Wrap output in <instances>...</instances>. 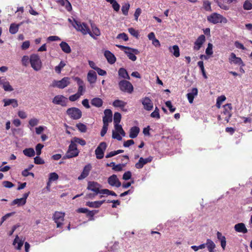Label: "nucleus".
I'll use <instances>...</instances> for the list:
<instances>
[{"label": "nucleus", "mask_w": 252, "mask_h": 252, "mask_svg": "<svg viewBox=\"0 0 252 252\" xmlns=\"http://www.w3.org/2000/svg\"><path fill=\"white\" fill-rule=\"evenodd\" d=\"M3 88L5 91L11 92L13 91V89L12 86L10 85L9 83L7 82L3 85Z\"/></svg>", "instance_id": "obj_51"}, {"label": "nucleus", "mask_w": 252, "mask_h": 252, "mask_svg": "<svg viewBox=\"0 0 252 252\" xmlns=\"http://www.w3.org/2000/svg\"><path fill=\"white\" fill-rule=\"evenodd\" d=\"M128 32L133 36L138 38L139 34L137 31H136L133 28H130L128 29Z\"/></svg>", "instance_id": "obj_59"}, {"label": "nucleus", "mask_w": 252, "mask_h": 252, "mask_svg": "<svg viewBox=\"0 0 252 252\" xmlns=\"http://www.w3.org/2000/svg\"><path fill=\"white\" fill-rule=\"evenodd\" d=\"M15 213L14 212H11V213H7L6 214V215H5L4 216H3L1 218V221L0 223V225H1L2 223L5 221L7 219H8L9 217L12 216V215H13Z\"/></svg>", "instance_id": "obj_58"}, {"label": "nucleus", "mask_w": 252, "mask_h": 252, "mask_svg": "<svg viewBox=\"0 0 252 252\" xmlns=\"http://www.w3.org/2000/svg\"><path fill=\"white\" fill-rule=\"evenodd\" d=\"M30 62L32 67L35 71L41 69L42 63L39 56L37 54H32L30 56Z\"/></svg>", "instance_id": "obj_3"}, {"label": "nucleus", "mask_w": 252, "mask_h": 252, "mask_svg": "<svg viewBox=\"0 0 252 252\" xmlns=\"http://www.w3.org/2000/svg\"><path fill=\"white\" fill-rule=\"evenodd\" d=\"M234 228L235 231L238 232L246 233L248 232L247 229L243 223H239L235 224Z\"/></svg>", "instance_id": "obj_26"}, {"label": "nucleus", "mask_w": 252, "mask_h": 252, "mask_svg": "<svg viewBox=\"0 0 252 252\" xmlns=\"http://www.w3.org/2000/svg\"><path fill=\"white\" fill-rule=\"evenodd\" d=\"M80 97V95L78 94L77 93L71 95L69 97V99L71 101H75L77 100L79 97Z\"/></svg>", "instance_id": "obj_63"}, {"label": "nucleus", "mask_w": 252, "mask_h": 252, "mask_svg": "<svg viewBox=\"0 0 252 252\" xmlns=\"http://www.w3.org/2000/svg\"><path fill=\"white\" fill-rule=\"evenodd\" d=\"M72 25L77 31L81 32L83 34L89 33L91 36H93L89 27L85 23H81L74 20V23H72Z\"/></svg>", "instance_id": "obj_2"}, {"label": "nucleus", "mask_w": 252, "mask_h": 252, "mask_svg": "<svg viewBox=\"0 0 252 252\" xmlns=\"http://www.w3.org/2000/svg\"><path fill=\"white\" fill-rule=\"evenodd\" d=\"M65 214L64 213L56 211L53 215V218L55 222L57 224V227L61 228L63 225Z\"/></svg>", "instance_id": "obj_7"}, {"label": "nucleus", "mask_w": 252, "mask_h": 252, "mask_svg": "<svg viewBox=\"0 0 252 252\" xmlns=\"http://www.w3.org/2000/svg\"><path fill=\"white\" fill-rule=\"evenodd\" d=\"M101 185L96 182L89 181L88 183L87 189L97 194L100 192Z\"/></svg>", "instance_id": "obj_16"}, {"label": "nucleus", "mask_w": 252, "mask_h": 252, "mask_svg": "<svg viewBox=\"0 0 252 252\" xmlns=\"http://www.w3.org/2000/svg\"><path fill=\"white\" fill-rule=\"evenodd\" d=\"M126 105V102L119 99L115 100L113 102V106L115 107L121 108L122 110Z\"/></svg>", "instance_id": "obj_33"}, {"label": "nucleus", "mask_w": 252, "mask_h": 252, "mask_svg": "<svg viewBox=\"0 0 252 252\" xmlns=\"http://www.w3.org/2000/svg\"><path fill=\"white\" fill-rule=\"evenodd\" d=\"M208 21L214 24L219 23H226L227 22V19L220 14L214 13L207 18Z\"/></svg>", "instance_id": "obj_5"}, {"label": "nucleus", "mask_w": 252, "mask_h": 252, "mask_svg": "<svg viewBox=\"0 0 252 252\" xmlns=\"http://www.w3.org/2000/svg\"><path fill=\"white\" fill-rule=\"evenodd\" d=\"M104 55L109 63L112 64L116 62V58L110 51L106 50L104 52Z\"/></svg>", "instance_id": "obj_23"}, {"label": "nucleus", "mask_w": 252, "mask_h": 252, "mask_svg": "<svg viewBox=\"0 0 252 252\" xmlns=\"http://www.w3.org/2000/svg\"><path fill=\"white\" fill-rule=\"evenodd\" d=\"M30 62V59L28 56H24L22 59V64L24 66H27Z\"/></svg>", "instance_id": "obj_54"}, {"label": "nucleus", "mask_w": 252, "mask_h": 252, "mask_svg": "<svg viewBox=\"0 0 252 252\" xmlns=\"http://www.w3.org/2000/svg\"><path fill=\"white\" fill-rule=\"evenodd\" d=\"M108 183L111 186L119 188L121 186V183L119 180L116 175L113 174L108 178Z\"/></svg>", "instance_id": "obj_18"}, {"label": "nucleus", "mask_w": 252, "mask_h": 252, "mask_svg": "<svg viewBox=\"0 0 252 252\" xmlns=\"http://www.w3.org/2000/svg\"><path fill=\"white\" fill-rule=\"evenodd\" d=\"M59 176L55 172L51 173L49 174V181H55L58 179Z\"/></svg>", "instance_id": "obj_49"}, {"label": "nucleus", "mask_w": 252, "mask_h": 252, "mask_svg": "<svg viewBox=\"0 0 252 252\" xmlns=\"http://www.w3.org/2000/svg\"><path fill=\"white\" fill-rule=\"evenodd\" d=\"M20 24H16L15 23H12L9 27V32L10 33L14 34L17 33L18 31Z\"/></svg>", "instance_id": "obj_36"}, {"label": "nucleus", "mask_w": 252, "mask_h": 252, "mask_svg": "<svg viewBox=\"0 0 252 252\" xmlns=\"http://www.w3.org/2000/svg\"><path fill=\"white\" fill-rule=\"evenodd\" d=\"M131 177V173L130 171H128L126 172L123 176V179L125 180H128L130 179Z\"/></svg>", "instance_id": "obj_61"}, {"label": "nucleus", "mask_w": 252, "mask_h": 252, "mask_svg": "<svg viewBox=\"0 0 252 252\" xmlns=\"http://www.w3.org/2000/svg\"><path fill=\"white\" fill-rule=\"evenodd\" d=\"M98 212V211L97 210H93V211H90L88 210V212L86 213V216L87 217H89L91 219L90 220H94V215Z\"/></svg>", "instance_id": "obj_47"}, {"label": "nucleus", "mask_w": 252, "mask_h": 252, "mask_svg": "<svg viewBox=\"0 0 252 252\" xmlns=\"http://www.w3.org/2000/svg\"><path fill=\"white\" fill-rule=\"evenodd\" d=\"M76 126L81 132H86L87 131V126L83 123H79L77 124Z\"/></svg>", "instance_id": "obj_40"}, {"label": "nucleus", "mask_w": 252, "mask_h": 252, "mask_svg": "<svg viewBox=\"0 0 252 252\" xmlns=\"http://www.w3.org/2000/svg\"><path fill=\"white\" fill-rule=\"evenodd\" d=\"M44 147V145L42 144L38 143L35 146V151L37 156H40L41 154V150Z\"/></svg>", "instance_id": "obj_46"}, {"label": "nucleus", "mask_w": 252, "mask_h": 252, "mask_svg": "<svg viewBox=\"0 0 252 252\" xmlns=\"http://www.w3.org/2000/svg\"><path fill=\"white\" fill-rule=\"evenodd\" d=\"M205 41V36L204 35H200L194 42L193 49L196 51L199 50L202 47L203 44Z\"/></svg>", "instance_id": "obj_20"}, {"label": "nucleus", "mask_w": 252, "mask_h": 252, "mask_svg": "<svg viewBox=\"0 0 252 252\" xmlns=\"http://www.w3.org/2000/svg\"><path fill=\"white\" fill-rule=\"evenodd\" d=\"M69 80V77H64L59 81L54 80L51 86L53 87L63 89L70 84Z\"/></svg>", "instance_id": "obj_8"}, {"label": "nucleus", "mask_w": 252, "mask_h": 252, "mask_svg": "<svg viewBox=\"0 0 252 252\" xmlns=\"http://www.w3.org/2000/svg\"><path fill=\"white\" fill-rule=\"evenodd\" d=\"M2 185L6 188H11L14 186V185L11 182L8 181H3Z\"/></svg>", "instance_id": "obj_53"}, {"label": "nucleus", "mask_w": 252, "mask_h": 252, "mask_svg": "<svg viewBox=\"0 0 252 252\" xmlns=\"http://www.w3.org/2000/svg\"><path fill=\"white\" fill-rule=\"evenodd\" d=\"M153 159V158L151 156L148 157L147 158H140L138 161L135 163V167L137 169H141L143 166L148 163L151 162Z\"/></svg>", "instance_id": "obj_17"}, {"label": "nucleus", "mask_w": 252, "mask_h": 252, "mask_svg": "<svg viewBox=\"0 0 252 252\" xmlns=\"http://www.w3.org/2000/svg\"><path fill=\"white\" fill-rule=\"evenodd\" d=\"M229 62L230 64H237L240 66H245V64L242 60L240 57H237L235 54L231 53L228 58Z\"/></svg>", "instance_id": "obj_12"}, {"label": "nucleus", "mask_w": 252, "mask_h": 252, "mask_svg": "<svg viewBox=\"0 0 252 252\" xmlns=\"http://www.w3.org/2000/svg\"><path fill=\"white\" fill-rule=\"evenodd\" d=\"M112 6L113 8L115 11L116 12H118L120 10V4L115 0L113 3L112 4Z\"/></svg>", "instance_id": "obj_64"}, {"label": "nucleus", "mask_w": 252, "mask_h": 252, "mask_svg": "<svg viewBox=\"0 0 252 252\" xmlns=\"http://www.w3.org/2000/svg\"><path fill=\"white\" fill-rule=\"evenodd\" d=\"M3 101L4 103V106L12 105L14 108H16L18 105L17 100L15 99H4Z\"/></svg>", "instance_id": "obj_29"}, {"label": "nucleus", "mask_w": 252, "mask_h": 252, "mask_svg": "<svg viewBox=\"0 0 252 252\" xmlns=\"http://www.w3.org/2000/svg\"><path fill=\"white\" fill-rule=\"evenodd\" d=\"M91 104L96 107H100L103 105L102 99L99 97H94L91 100Z\"/></svg>", "instance_id": "obj_31"}, {"label": "nucleus", "mask_w": 252, "mask_h": 252, "mask_svg": "<svg viewBox=\"0 0 252 252\" xmlns=\"http://www.w3.org/2000/svg\"><path fill=\"white\" fill-rule=\"evenodd\" d=\"M140 131V129L137 126H133L130 129L129 137L131 138H136Z\"/></svg>", "instance_id": "obj_30"}, {"label": "nucleus", "mask_w": 252, "mask_h": 252, "mask_svg": "<svg viewBox=\"0 0 252 252\" xmlns=\"http://www.w3.org/2000/svg\"><path fill=\"white\" fill-rule=\"evenodd\" d=\"M107 148V144L105 142H101L95 150L96 158L102 159L104 157V151Z\"/></svg>", "instance_id": "obj_10"}, {"label": "nucleus", "mask_w": 252, "mask_h": 252, "mask_svg": "<svg viewBox=\"0 0 252 252\" xmlns=\"http://www.w3.org/2000/svg\"><path fill=\"white\" fill-rule=\"evenodd\" d=\"M125 53L126 54L129 59L132 61H135L137 59V57L135 55L136 53L131 50H124Z\"/></svg>", "instance_id": "obj_34"}, {"label": "nucleus", "mask_w": 252, "mask_h": 252, "mask_svg": "<svg viewBox=\"0 0 252 252\" xmlns=\"http://www.w3.org/2000/svg\"><path fill=\"white\" fill-rule=\"evenodd\" d=\"M72 140L74 141V142L76 143H77L79 144H80L82 146H84L86 144V141L84 140L83 139L78 138L76 137H74Z\"/></svg>", "instance_id": "obj_43"}, {"label": "nucleus", "mask_w": 252, "mask_h": 252, "mask_svg": "<svg viewBox=\"0 0 252 252\" xmlns=\"http://www.w3.org/2000/svg\"><path fill=\"white\" fill-rule=\"evenodd\" d=\"M243 8L245 10H251L252 9V3L249 0H246L243 4Z\"/></svg>", "instance_id": "obj_45"}, {"label": "nucleus", "mask_w": 252, "mask_h": 252, "mask_svg": "<svg viewBox=\"0 0 252 252\" xmlns=\"http://www.w3.org/2000/svg\"><path fill=\"white\" fill-rule=\"evenodd\" d=\"M30 194V191L28 192H26L23 194V196L21 198H17L14 199L11 203V206H14L15 205H17L18 206H23L26 203V200L29 196Z\"/></svg>", "instance_id": "obj_15"}, {"label": "nucleus", "mask_w": 252, "mask_h": 252, "mask_svg": "<svg viewBox=\"0 0 252 252\" xmlns=\"http://www.w3.org/2000/svg\"><path fill=\"white\" fill-rule=\"evenodd\" d=\"M23 152L25 156L28 157H32L35 155V151L32 148H26L23 150Z\"/></svg>", "instance_id": "obj_35"}, {"label": "nucleus", "mask_w": 252, "mask_h": 252, "mask_svg": "<svg viewBox=\"0 0 252 252\" xmlns=\"http://www.w3.org/2000/svg\"><path fill=\"white\" fill-rule=\"evenodd\" d=\"M120 90L123 92L131 94L133 91V87L132 84L126 80H122L118 83Z\"/></svg>", "instance_id": "obj_4"}, {"label": "nucleus", "mask_w": 252, "mask_h": 252, "mask_svg": "<svg viewBox=\"0 0 252 252\" xmlns=\"http://www.w3.org/2000/svg\"><path fill=\"white\" fill-rule=\"evenodd\" d=\"M165 105L166 106L169 108L170 111L171 112H174L175 110H176V108L175 107H174L172 105V103H171V102L170 101H167L166 102H165Z\"/></svg>", "instance_id": "obj_57"}, {"label": "nucleus", "mask_w": 252, "mask_h": 252, "mask_svg": "<svg viewBox=\"0 0 252 252\" xmlns=\"http://www.w3.org/2000/svg\"><path fill=\"white\" fill-rule=\"evenodd\" d=\"M65 63L64 62L61 61L58 65L56 66L55 68L56 72L58 73H60L62 69L65 66Z\"/></svg>", "instance_id": "obj_41"}, {"label": "nucleus", "mask_w": 252, "mask_h": 252, "mask_svg": "<svg viewBox=\"0 0 252 252\" xmlns=\"http://www.w3.org/2000/svg\"><path fill=\"white\" fill-rule=\"evenodd\" d=\"M105 202V200L94 202L89 201L86 202V205L91 208H98L100 207Z\"/></svg>", "instance_id": "obj_25"}, {"label": "nucleus", "mask_w": 252, "mask_h": 252, "mask_svg": "<svg viewBox=\"0 0 252 252\" xmlns=\"http://www.w3.org/2000/svg\"><path fill=\"white\" fill-rule=\"evenodd\" d=\"M117 38L118 39H122L125 41H126L128 40L127 35L124 32L119 34Z\"/></svg>", "instance_id": "obj_55"}, {"label": "nucleus", "mask_w": 252, "mask_h": 252, "mask_svg": "<svg viewBox=\"0 0 252 252\" xmlns=\"http://www.w3.org/2000/svg\"><path fill=\"white\" fill-rule=\"evenodd\" d=\"M203 8L206 11H211V2L208 0H205L203 1Z\"/></svg>", "instance_id": "obj_44"}, {"label": "nucleus", "mask_w": 252, "mask_h": 252, "mask_svg": "<svg viewBox=\"0 0 252 252\" xmlns=\"http://www.w3.org/2000/svg\"><path fill=\"white\" fill-rule=\"evenodd\" d=\"M79 153V151L77 149V145L72 139L67 152L63 157V159H68L76 157L78 156Z\"/></svg>", "instance_id": "obj_1"}, {"label": "nucleus", "mask_w": 252, "mask_h": 252, "mask_svg": "<svg viewBox=\"0 0 252 252\" xmlns=\"http://www.w3.org/2000/svg\"><path fill=\"white\" fill-rule=\"evenodd\" d=\"M121 114L119 112H115L114 114V123L119 124L121 120Z\"/></svg>", "instance_id": "obj_42"}, {"label": "nucleus", "mask_w": 252, "mask_h": 252, "mask_svg": "<svg viewBox=\"0 0 252 252\" xmlns=\"http://www.w3.org/2000/svg\"><path fill=\"white\" fill-rule=\"evenodd\" d=\"M116 46L122 50H125L127 51L128 50H131L134 52H135L136 53V54H139V51L136 49L132 48H130L129 47L121 45H116Z\"/></svg>", "instance_id": "obj_39"}, {"label": "nucleus", "mask_w": 252, "mask_h": 252, "mask_svg": "<svg viewBox=\"0 0 252 252\" xmlns=\"http://www.w3.org/2000/svg\"><path fill=\"white\" fill-rule=\"evenodd\" d=\"M104 116L103 117V124L108 125V123L112 121V112L110 109H105L104 111Z\"/></svg>", "instance_id": "obj_21"}, {"label": "nucleus", "mask_w": 252, "mask_h": 252, "mask_svg": "<svg viewBox=\"0 0 252 252\" xmlns=\"http://www.w3.org/2000/svg\"><path fill=\"white\" fill-rule=\"evenodd\" d=\"M52 103L62 107H66L67 105L68 99L63 95H57L53 98Z\"/></svg>", "instance_id": "obj_9"}, {"label": "nucleus", "mask_w": 252, "mask_h": 252, "mask_svg": "<svg viewBox=\"0 0 252 252\" xmlns=\"http://www.w3.org/2000/svg\"><path fill=\"white\" fill-rule=\"evenodd\" d=\"M92 165L90 163L86 165L83 169L80 175L78 177L79 180H82L86 178L89 174L90 171L92 169Z\"/></svg>", "instance_id": "obj_19"}, {"label": "nucleus", "mask_w": 252, "mask_h": 252, "mask_svg": "<svg viewBox=\"0 0 252 252\" xmlns=\"http://www.w3.org/2000/svg\"><path fill=\"white\" fill-rule=\"evenodd\" d=\"M60 46L63 50L65 53L69 54L71 52V50L69 45L64 41H62L60 44Z\"/></svg>", "instance_id": "obj_32"}, {"label": "nucleus", "mask_w": 252, "mask_h": 252, "mask_svg": "<svg viewBox=\"0 0 252 252\" xmlns=\"http://www.w3.org/2000/svg\"><path fill=\"white\" fill-rule=\"evenodd\" d=\"M97 75L95 71L90 70L88 73L87 79L90 84H94L96 81Z\"/></svg>", "instance_id": "obj_24"}, {"label": "nucleus", "mask_w": 252, "mask_h": 252, "mask_svg": "<svg viewBox=\"0 0 252 252\" xmlns=\"http://www.w3.org/2000/svg\"><path fill=\"white\" fill-rule=\"evenodd\" d=\"M34 162L36 164H43L45 163V161L39 156H37L34 158Z\"/></svg>", "instance_id": "obj_50"}, {"label": "nucleus", "mask_w": 252, "mask_h": 252, "mask_svg": "<svg viewBox=\"0 0 252 252\" xmlns=\"http://www.w3.org/2000/svg\"><path fill=\"white\" fill-rule=\"evenodd\" d=\"M213 53V45L209 43L208 44V47L207 49H206V54L207 55H211Z\"/></svg>", "instance_id": "obj_52"}, {"label": "nucleus", "mask_w": 252, "mask_h": 252, "mask_svg": "<svg viewBox=\"0 0 252 252\" xmlns=\"http://www.w3.org/2000/svg\"><path fill=\"white\" fill-rule=\"evenodd\" d=\"M75 80L77 82L78 85L77 94L80 96L82 95L85 91V86L83 81L80 78L76 77Z\"/></svg>", "instance_id": "obj_22"}, {"label": "nucleus", "mask_w": 252, "mask_h": 252, "mask_svg": "<svg viewBox=\"0 0 252 252\" xmlns=\"http://www.w3.org/2000/svg\"><path fill=\"white\" fill-rule=\"evenodd\" d=\"M231 104L228 103L223 106V110L222 113V116H224L223 118L226 122H229V120L231 117Z\"/></svg>", "instance_id": "obj_14"}, {"label": "nucleus", "mask_w": 252, "mask_h": 252, "mask_svg": "<svg viewBox=\"0 0 252 252\" xmlns=\"http://www.w3.org/2000/svg\"><path fill=\"white\" fill-rule=\"evenodd\" d=\"M39 123V120L36 118H32L30 119L29 121V125L31 127H33Z\"/></svg>", "instance_id": "obj_48"}, {"label": "nucleus", "mask_w": 252, "mask_h": 252, "mask_svg": "<svg viewBox=\"0 0 252 252\" xmlns=\"http://www.w3.org/2000/svg\"><path fill=\"white\" fill-rule=\"evenodd\" d=\"M198 90L196 88H194L191 90V92L187 94V97L190 103H192L193 102L194 98L195 96L197 95Z\"/></svg>", "instance_id": "obj_27"}, {"label": "nucleus", "mask_w": 252, "mask_h": 252, "mask_svg": "<svg viewBox=\"0 0 252 252\" xmlns=\"http://www.w3.org/2000/svg\"><path fill=\"white\" fill-rule=\"evenodd\" d=\"M108 125L103 124L102 128L100 131V135L103 137L106 133L107 129H108Z\"/></svg>", "instance_id": "obj_62"}, {"label": "nucleus", "mask_w": 252, "mask_h": 252, "mask_svg": "<svg viewBox=\"0 0 252 252\" xmlns=\"http://www.w3.org/2000/svg\"><path fill=\"white\" fill-rule=\"evenodd\" d=\"M125 166V164H118L115 165L114 167L112 168L113 170L116 171H121L123 170V167Z\"/></svg>", "instance_id": "obj_60"}, {"label": "nucleus", "mask_w": 252, "mask_h": 252, "mask_svg": "<svg viewBox=\"0 0 252 252\" xmlns=\"http://www.w3.org/2000/svg\"><path fill=\"white\" fill-rule=\"evenodd\" d=\"M112 137L113 139H116L119 141H121L122 139V137L120 135L119 132H116L115 131H113Z\"/></svg>", "instance_id": "obj_56"}, {"label": "nucleus", "mask_w": 252, "mask_h": 252, "mask_svg": "<svg viewBox=\"0 0 252 252\" xmlns=\"http://www.w3.org/2000/svg\"><path fill=\"white\" fill-rule=\"evenodd\" d=\"M66 114L73 120L79 119L82 117L81 111L76 107H71L67 109Z\"/></svg>", "instance_id": "obj_6"}, {"label": "nucleus", "mask_w": 252, "mask_h": 252, "mask_svg": "<svg viewBox=\"0 0 252 252\" xmlns=\"http://www.w3.org/2000/svg\"><path fill=\"white\" fill-rule=\"evenodd\" d=\"M118 75L119 77L124 78V79L130 80V79L127 71L123 67L119 68L118 70Z\"/></svg>", "instance_id": "obj_28"}, {"label": "nucleus", "mask_w": 252, "mask_h": 252, "mask_svg": "<svg viewBox=\"0 0 252 252\" xmlns=\"http://www.w3.org/2000/svg\"><path fill=\"white\" fill-rule=\"evenodd\" d=\"M207 247L208 250L209 252H215V249L216 248V245L214 242L211 239H208L206 240V243L202 244L198 246L199 249H203Z\"/></svg>", "instance_id": "obj_13"}, {"label": "nucleus", "mask_w": 252, "mask_h": 252, "mask_svg": "<svg viewBox=\"0 0 252 252\" xmlns=\"http://www.w3.org/2000/svg\"><path fill=\"white\" fill-rule=\"evenodd\" d=\"M169 50L173 53L175 57H178L180 56V50L178 46L174 45L172 47H170L169 48Z\"/></svg>", "instance_id": "obj_37"}, {"label": "nucleus", "mask_w": 252, "mask_h": 252, "mask_svg": "<svg viewBox=\"0 0 252 252\" xmlns=\"http://www.w3.org/2000/svg\"><path fill=\"white\" fill-rule=\"evenodd\" d=\"M130 8V4L128 3H125L122 7V11L125 16L128 15V10Z\"/></svg>", "instance_id": "obj_38"}, {"label": "nucleus", "mask_w": 252, "mask_h": 252, "mask_svg": "<svg viewBox=\"0 0 252 252\" xmlns=\"http://www.w3.org/2000/svg\"><path fill=\"white\" fill-rule=\"evenodd\" d=\"M140 101L145 110L150 111L153 109L154 104L150 97L146 96L142 98Z\"/></svg>", "instance_id": "obj_11"}]
</instances>
